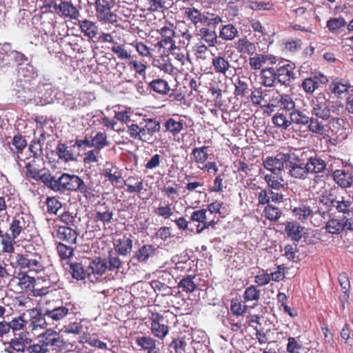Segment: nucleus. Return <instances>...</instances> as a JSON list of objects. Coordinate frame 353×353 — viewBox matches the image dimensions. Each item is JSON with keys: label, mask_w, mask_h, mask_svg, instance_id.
<instances>
[{"label": "nucleus", "mask_w": 353, "mask_h": 353, "mask_svg": "<svg viewBox=\"0 0 353 353\" xmlns=\"http://www.w3.org/2000/svg\"><path fill=\"white\" fill-rule=\"evenodd\" d=\"M31 223V215L28 213L21 212L17 213L12 218L9 225V230L14 236L19 238L21 235L28 232V228Z\"/></svg>", "instance_id": "6"}, {"label": "nucleus", "mask_w": 353, "mask_h": 353, "mask_svg": "<svg viewBox=\"0 0 353 353\" xmlns=\"http://www.w3.org/2000/svg\"><path fill=\"white\" fill-rule=\"evenodd\" d=\"M180 54H178V67L179 64L181 65L182 68L181 70L178 69V79L181 80V83L185 89L188 88V82L190 79H192V75L188 74V72L190 71L191 63L186 59H185L184 54H182L183 59L179 58Z\"/></svg>", "instance_id": "18"}, {"label": "nucleus", "mask_w": 353, "mask_h": 353, "mask_svg": "<svg viewBox=\"0 0 353 353\" xmlns=\"http://www.w3.org/2000/svg\"><path fill=\"white\" fill-rule=\"evenodd\" d=\"M185 14L190 19L195 25L200 23H203V13L200 12L195 8H187L185 12Z\"/></svg>", "instance_id": "58"}, {"label": "nucleus", "mask_w": 353, "mask_h": 353, "mask_svg": "<svg viewBox=\"0 0 353 353\" xmlns=\"http://www.w3.org/2000/svg\"><path fill=\"white\" fill-rule=\"evenodd\" d=\"M48 188L55 192H60L61 183L59 182V177L58 179L56 176L52 175V174L48 171L41 174L39 178Z\"/></svg>", "instance_id": "36"}, {"label": "nucleus", "mask_w": 353, "mask_h": 353, "mask_svg": "<svg viewBox=\"0 0 353 353\" xmlns=\"http://www.w3.org/2000/svg\"><path fill=\"white\" fill-rule=\"evenodd\" d=\"M82 181L83 179L78 175L63 173L59 177V182L61 183L60 192L69 191L77 192Z\"/></svg>", "instance_id": "11"}, {"label": "nucleus", "mask_w": 353, "mask_h": 353, "mask_svg": "<svg viewBox=\"0 0 353 353\" xmlns=\"http://www.w3.org/2000/svg\"><path fill=\"white\" fill-rule=\"evenodd\" d=\"M25 168L27 176L33 179L39 180V178L42 174H41L42 170L36 164V159L33 158L32 161L28 162L26 164Z\"/></svg>", "instance_id": "46"}, {"label": "nucleus", "mask_w": 353, "mask_h": 353, "mask_svg": "<svg viewBox=\"0 0 353 353\" xmlns=\"http://www.w3.org/2000/svg\"><path fill=\"white\" fill-rule=\"evenodd\" d=\"M294 66L287 63L275 69L276 81L283 85H289L290 81L295 78Z\"/></svg>", "instance_id": "15"}, {"label": "nucleus", "mask_w": 353, "mask_h": 353, "mask_svg": "<svg viewBox=\"0 0 353 353\" xmlns=\"http://www.w3.org/2000/svg\"><path fill=\"white\" fill-rule=\"evenodd\" d=\"M54 236L59 240L70 245L76 244L78 233L76 230L70 226L55 225Z\"/></svg>", "instance_id": "13"}, {"label": "nucleus", "mask_w": 353, "mask_h": 353, "mask_svg": "<svg viewBox=\"0 0 353 353\" xmlns=\"http://www.w3.org/2000/svg\"><path fill=\"white\" fill-rule=\"evenodd\" d=\"M262 84L265 87H272L276 81L275 69L274 68H268L263 69L261 72Z\"/></svg>", "instance_id": "40"}, {"label": "nucleus", "mask_w": 353, "mask_h": 353, "mask_svg": "<svg viewBox=\"0 0 353 353\" xmlns=\"http://www.w3.org/2000/svg\"><path fill=\"white\" fill-rule=\"evenodd\" d=\"M238 30L232 24L223 26L220 30L219 37L224 40H233L238 35Z\"/></svg>", "instance_id": "45"}, {"label": "nucleus", "mask_w": 353, "mask_h": 353, "mask_svg": "<svg viewBox=\"0 0 353 353\" xmlns=\"http://www.w3.org/2000/svg\"><path fill=\"white\" fill-rule=\"evenodd\" d=\"M28 150L32 154L34 159H38L43 156V145L38 139H34L30 142Z\"/></svg>", "instance_id": "52"}, {"label": "nucleus", "mask_w": 353, "mask_h": 353, "mask_svg": "<svg viewBox=\"0 0 353 353\" xmlns=\"http://www.w3.org/2000/svg\"><path fill=\"white\" fill-rule=\"evenodd\" d=\"M102 175L113 185L120 183L122 179V174L119 168L110 162H106Z\"/></svg>", "instance_id": "21"}, {"label": "nucleus", "mask_w": 353, "mask_h": 353, "mask_svg": "<svg viewBox=\"0 0 353 353\" xmlns=\"http://www.w3.org/2000/svg\"><path fill=\"white\" fill-rule=\"evenodd\" d=\"M266 61V56L263 54H256V56L250 58L249 63L252 69L259 70Z\"/></svg>", "instance_id": "64"}, {"label": "nucleus", "mask_w": 353, "mask_h": 353, "mask_svg": "<svg viewBox=\"0 0 353 353\" xmlns=\"http://www.w3.org/2000/svg\"><path fill=\"white\" fill-rule=\"evenodd\" d=\"M234 48L236 49L238 52L241 54L251 55L256 50L255 44L250 41L245 37L239 39L236 42H235Z\"/></svg>", "instance_id": "31"}, {"label": "nucleus", "mask_w": 353, "mask_h": 353, "mask_svg": "<svg viewBox=\"0 0 353 353\" xmlns=\"http://www.w3.org/2000/svg\"><path fill=\"white\" fill-rule=\"evenodd\" d=\"M279 176L273 174H266L265 180L268 185V187L272 190H279L283 187L281 182L283 181L281 178H278Z\"/></svg>", "instance_id": "53"}, {"label": "nucleus", "mask_w": 353, "mask_h": 353, "mask_svg": "<svg viewBox=\"0 0 353 353\" xmlns=\"http://www.w3.org/2000/svg\"><path fill=\"white\" fill-rule=\"evenodd\" d=\"M56 250L61 261L69 262L70 258L74 255V249L70 244L66 245L62 242L56 243Z\"/></svg>", "instance_id": "35"}, {"label": "nucleus", "mask_w": 353, "mask_h": 353, "mask_svg": "<svg viewBox=\"0 0 353 353\" xmlns=\"http://www.w3.org/2000/svg\"><path fill=\"white\" fill-rule=\"evenodd\" d=\"M78 26L84 36L88 37L89 39L96 38L99 34V26L94 21L89 19L79 20Z\"/></svg>", "instance_id": "19"}, {"label": "nucleus", "mask_w": 353, "mask_h": 353, "mask_svg": "<svg viewBox=\"0 0 353 353\" xmlns=\"http://www.w3.org/2000/svg\"><path fill=\"white\" fill-rule=\"evenodd\" d=\"M151 322L152 334L161 339H163L168 333V326L165 325V320L162 315L158 312H152L150 316Z\"/></svg>", "instance_id": "9"}, {"label": "nucleus", "mask_w": 353, "mask_h": 353, "mask_svg": "<svg viewBox=\"0 0 353 353\" xmlns=\"http://www.w3.org/2000/svg\"><path fill=\"white\" fill-rule=\"evenodd\" d=\"M114 0H96V17L101 23H110L117 26L118 15L112 11L114 6Z\"/></svg>", "instance_id": "5"}, {"label": "nucleus", "mask_w": 353, "mask_h": 353, "mask_svg": "<svg viewBox=\"0 0 353 353\" xmlns=\"http://www.w3.org/2000/svg\"><path fill=\"white\" fill-rule=\"evenodd\" d=\"M212 63L216 72L223 74L226 73L230 66L228 61L221 56L214 57Z\"/></svg>", "instance_id": "43"}, {"label": "nucleus", "mask_w": 353, "mask_h": 353, "mask_svg": "<svg viewBox=\"0 0 353 353\" xmlns=\"http://www.w3.org/2000/svg\"><path fill=\"white\" fill-rule=\"evenodd\" d=\"M45 269V266L42 260V256L37 252H30L27 265L23 272H34L40 273Z\"/></svg>", "instance_id": "20"}, {"label": "nucleus", "mask_w": 353, "mask_h": 353, "mask_svg": "<svg viewBox=\"0 0 353 353\" xmlns=\"http://www.w3.org/2000/svg\"><path fill=\"white\" fill-rule=\"evenodd\" d=\"M66 347V343L59 332L52 329H47L37 336V343L28 347V350L31 353H47L53 351L61 353Z\"/></svg>", "instance_id": "2"}, {"label": "nucleus", "mask_w": 353, "mask_h": 353, "mask_svg": "<svg viewBox=\"0 0 353 353\" xmlns=\"http://www.w3.org/2000/svg\"><path fill=\"white\" fill-rule=\"evenodd\" d=\"M272 123L276 127L282 130H287L291 125V121L283 113L277 112L272 119Z\"/></svg>", "instance_id": "48"}, {"label": "nucleus", "mask_w": 353, "mask_h": 353, "mask_svg": "<svg viewBox=\"0 0 353 353\" xmlns=\"http://www.w3.org/2000/svg\"><path fill=\"white\" fill-rule=\"evenodd\" d=\"M115 251L120 255L126 256L129 254L132 249V240L130 236L123 235L117 239L113 242Z\"/></svg>", "instance_id": "23"}, {"label": "nucleus", "mask_w": 353, "mask_h": 353, "mask_svg": "<svg viewBox=\"0 0 353 353\" xmlns=\"http://www.w3.org/2000/svg\"><path fill=\"white\" fill-rule=\"evenodd\" d=\"M307 125L310 132L318 134H323L324 133V125L317 119L310 117V123Z\"/></svg>", "instance_id": "62"}, {"label": "nucleus", "mask_w": 353, "mask_h": 353, "mask_svg": "<svg viewBox=\"0 0 353 353\" xmlns=\"http://www.w3.org/2000/svg\"><path fill=\"white\" fill-rule=\"evenodd\" d=\"M264 213L265 217L271 221H277L281 214L280 210L272 205H268L264 209Z\"/></svg>", "instance_id": "57"}, {"label": "nucleus", "mask_w": 353, "mask_h": 353, "mask_svg": "<svg viewBox=\"0 0 353 353\" xmlns=\"http://www.w3.org/2000/svg\"><path fill=\"white\" fill-rule=\"evenodd\" d=\"M294 153H279L276 157H268L263 161V166L271 171L274 175L281 174L285 167L292 176V168L295 165Z\"/></svg>", "instance_id": "4"}, {"label": "nucleus", "mask_w": 353, "mask_h": 353, "mask_svg": "<svg viewBox=\"0 0 353 353\" xmlns=\"http://www.w3.org/2000/svg\"><path fill=\"white\" fill-rule=\"evenodd\" d=\"M295 165L292 168V176L299 179H305L308 174H319L326 168V163L321 158L311 157L306 163L295 154Z\"/></svg>", "instance_id": "3"}, {"label": "nucleus", "mask_w": 353, "mask_h": 353, "mask_svg": "<svg viewBox=\"0 0 353 353\" xmlns=\"http://www.w3.org/2000/svg\"><path fill=\"white\" fill-rule=\"evenodd\" d=\"M325 230L327 232L332 234H339L343 230H344L343 220L340 221L336 219L329 220L325 225Z\"/></svg>", "instance_id": "47"}, {"label": "nucleus", "mask_w": 353, "mask_h": 353, "mask_svg": "<svg viewBox=\"0 0 353 353\" xmlns=\"http://www.w3.org/2000/svg\"><path fill=\"white\" fill-rule=\"evenodd\" d=\"M108 270V263L105 259L96 258L92 260L88 266V279L91 282L98 280Z\"/></svg>", "instance_id": "10"}, {"label": "nucleus", "mask_w": 353, "mask_h": 353, "mask_svg": "<svg viewBox=\"0 0 353 353\" xmlns=\"http://www.w3.org/2000/svg\"><path fill=\"white\" fill-rule=\"evenodd\" d=\"M70 266V271L73 279L76 280H83L85 278L88 279V268L85 269L81 263L78 262H67Z\"/></svg>", "instance_id": "32"}, {"label": "nucleus", "mask_w": 353, "mask_h": 353, "mask_svg": "<svg viewBox=\"0 0 353 353\" xmlns=\"http://www.w3.org/2000/svg\"><path fill=\"white\" fill-rule=\"evenodd\" d=\"M46 204L47 206V212L49 214H56L57 211L62 207V203L54 196L48 197Z\"/></svg>", "instance_id": "54"}, {"label": "nucleus", "mask_w": 353, "mask_h": 353, "mask_svg": "<svg viewBox=\"0 0 353 353\" xmlns=\"http://www.w3.org/2000/svg\"><path fill=\"white\" fill-rule=\"evenodd\" d=\"M15 272H13V276H12L8 285L12 286L15 285L17 289L20 291L30 290L34 286L36 279L33 276H30L27 272L20 271L17 274H14Z\"/></svg>", "instance_id": "7"}, {"label": "nucleus", "mask_w": 353, "mask_h": 353, "mask_svg": "<svg viewBox=\"0 0 353 353\" xmlns=\"http://www.w3.org/2000/svg\"><path fill=\"white\" fill-rule=\"evenodd\" d=\"M222 22V19L215 13L204 12L203 17V24L208 26L215 27L217 24Z\"/></svg>", "instance_id": "56"}, {"label": "nucleus", "mask_w": 353, "mask_h": 353, "mask_svg": "<svg viewBox=\"0 0 353 353\" xmlns=\"http://www.w3.org/2000/svg\"><path fill=\"white\" fill-rule=\"evenodd\" d=\"M114 213L111 208L105 202L99 203L94 209V221L101 222L103 225L111 223Z\"/></svg>", "instance_id": "14"}, {"label": "nucleus", "mask_w": 353, "mask_h": 353, "mask_svg": "<svg viewBox=\"0 0 353 353\" xmlns=\"http://www.w3.org/2000/svg\"><path fill=\"white\" fill-rule=\"evenodd\" d=\"M208 147H202L200 148H195L193 150L192 154L194 159L197 163H203L208 157L207 152Z\"/></svg>", "instance_id": "63"}, {"label": "nucleus", "mask_w": 353, "mask_h": 353, "mask_svg": "<svg viewBox=\"0 0 353 353\" xmlns=\"http://www.w3.org/2000/svg\"><path fill=\"white\" fill-rule=\"evenodd\" d=\"M161 34L162 39L154 45L155 48H159L161 55L153 59L152 65L166 73L172 74L174 67L169 56L173 55L176 59L174 56L176 48L174 39L175 32L173 30L164 27L161 29Z\"/></svg>", "instance_id": "1"}, {"label": "nucleus", "mask_w": 353, "mask_h": 353, "mask_svg": "<svg viewBox=\"0 0 353 353\" xmlns=\"http://www.w3.org/2000/svg\"><path fill=\"white\" fill-rule=\"evenodd\" d=\"M48 325H50V321L46 315V309L43 312L41 309L33 308L30 311V327L32 330H37L38 328L44 329Z\"/></svg>", "instance_id": "12"}, {"label": "nucleus", "mask_w": 353, "mask_h": 353, "mask_svg": "<svg viewBox=\"0 0 353 353\" xmlns=\"http://www.w3.org/2000/svg\"><path fill=\"white\" fill-rule=\"evenodd\" d=\"M312 114L316 117L323 120H327L330 117V109L329 105L324 99L320 101L319 99L313 100L312 102Z\"/></svg>", "instance_id": "22"}, {"label": "nucleus", "mask_w": 353, "mask_h": 353, "mask_svg": "<svg viewBox=\"0 0 353 353\" xmlns=\"http://www.w3.org/2000/svg\"><path fill=\"white\" fill-rule=\"evenodd\" d=\"M345 25L346 21L343 17L330 19L327 21V27L332 32L345 27Z\"/></svg>", "instance_id": "59"}, {"label": "nucleus", "mask_w": 353, "mask_h": 353, "mask_svg": "<svg viewBox=\"0 0 353 353\" xmlns=\"http://www.w3.org/2000/svg\"><path fill=\"white\" fill-rule=\"evenodd\" d=\"M135 343L145 350H148L156 346V341L150 336H138L135 339Z\"/></svg>", "instance_id": "51"}, {"label": "nucleus", "mask_w": 353, "mask_h": 353, "mask_svg": "<svg viewBox=\"0 0 353 353\" xmlns=\"http://www.w3.org/2000/svg\"><path fill=\"white\" fill-rule=\"evenodd\" d=\"M198 34L201 39L205 41L209 46H214L217 43V35L214 30L208 28H202L199 30Z\"/></svg>", "instance_id": "42"}, {"label": "nucleus", "mask_w": 353, "mask_h": 353, "mask_svg": "<svg viewBox=\"0 0 353 353\" xmlns=\"http://www.w3.org/2000/svg\"><path fill=\"white\" fill-rule=\"evenodd\" d=\"M59 15L63 18L70 19H77L80 15L79 10L74 6L71 1L61 0L58 5V10L57 12Z\"/></svg>", "instance_id": "16"}, {"label": "nucleus", "mask_w": 353, "mask_h": 353, "mask_svg": "<svg viewBox=\"0 0 353 353\" xmlns=\"http://www.w3.org/2000/svg\"><path fill=\"white\" fill-rule=\"evenodd\" d=\"M206 210L202 209L193 212L191 215V219L192 221L203 223V226L201 228H199V226L197 227V233L201 232L204 229L208 228L209 226L212 225L214 224V222L212 221H206Z\"/></svg>", "instance_id": "34"}, {"label": "nucleus", "mask_w": 353, "mask_h": 353, "mask_svg": "<svg viewBox=\"0 0 353 353\" xmlns=\"http://www.w3.org/2000/svg\"><path fill=\"white\" fill-rule=\"evenodd\" d=\"M107 263L108 270L111 272L118 271L122 265V262L119 256L112 253V252H109Z\"/></svg>", "instance_id": "55"}, {"label": "nucleus", "mask_w": 353, "mask_h": 353, "mask_svg": "<svg viewBox=\"0 0 353 353\" xmlns=\"http://www.w3.org/2000/svg\"><path fill=\"white\" fill-rule=\"evenodd\" d=\"M73 310H75V307L74 305H71L70 303L66 304L65 305H56L53 307L46 308V315L50 325H52L55 322H59L63 320L70 311L72 313H75Z\"/></svg>", "instance_id": "8"}, {"label": "nucleus", "mask_w": 353, "mask_h": 353, "mask_svg": "<svg viewBox=\"0 0 353 353\" xmlns=\"http://www.w3.org/2000/svg\"><path fill=\"white\" fill-rule=\"evenodd\" d=\"M156 250L157 248L153 245H143L135 252L133 258L139 262L146 263L150 257L154 256Z\"/></svg>", "instance_id": "27"}, {"label": "nucleus", "mask_w": 353, "mask_h": 353, "mask_svg": "<svg viewBox=\"0 0 353 353\" xmlns=\"http://www.w3.org/2000/svg\"><path fill=\"white\" fill-rule=\"evenodd\" d=\"M149 85L152 90L159 94H166L170 90L168 83L161 79L153 80L150 83Z\"/></svg>", "instance_id": "49"}, {"label": "nucleus", "mask_w": 353, "mask_h": 353, "mask_svg": "<svg viewBox=\"0 0 353 353\" xmlns=\"http://www.w3.org/2000/svg\"><path fill=\"white\" fill-rule=\"evenodd\" d=\"M26 349L25 341L21 337L12 339L6 348V352L13 353V351L23 352Z\"/></svg>", "instance_id": "44"}, {"label": "nucleus", "mask_w": 353, "mask_h": 353, "mask_svg": "<svg viewBox=\"0 0 353 353\" xmlns=\"http://www.w3.org/2000/svg\"><path fill=\"white\" fill-rule=\"evenodd\" d=\"M1 237V245L2 253H13L14 251V245L17 237L10 232L2 233Z\"/></svg>", "instance_id": "28"}, {"label": "nucleus", "mask_w": 353, "mask_h": 353, "mask_svg": "<svg viewBox=\"0 0 353 353\" xmlns=\"http://www.w3.org/2000/svg\"><path fill=\"white\" fill-rule=\"evenodd\" d=\"M336 194V190L331 189L329 191H325L320 198V203L327 207L328 211L335 208V204L337 203Z\"/></svg>", "instance_id": "37"}, {"label": "nucleus", "mask_w": 353, "mask_h": 353, "mask_svg": "<svg viewBox=\"0 0 353 353\" xmlns=\"http://www.w3.org/2000/svg\"><path fill=\"white\" fill-rule=\"evenodd\" d=\"M10 152L15 161L17 162L23 161L21 159L19 155L22 154L23 150L27 146V141L25 137L20 134L14 135L10 142Z\"/></svg>", "instance_id": "17"}, {"label": "nucleus", "mask_w": 353, "mask_h": 353, "mask_svg": "<svg viewBox=\"0 0 353 353\" xmlns=\"http://www.w3.org/2000/svg\"><path fill=\"white\" fill-rule=\"evenodd\" d=\"M299 336L297 338L289 337L286 347L287 352L289 353H299L302 348L301 342L299 341Z\"/></svg>", "instance_id": "60"}, {"label": "nucleus", "mask_w": 353, "mask_h": 353, "mask_svg": "<svg viewBox=\"0 0 353 353\" xmlns=\"http://www.w3.org/2000/svg\"><path fill=\"white\" fill-rule=\"evenodd\" d=\"M317 212L319 211L317 210ZM314 212H316V211H314V206L312 207L307 204H301L293 210L295 217L302 222L312 218L314 216Z\"/></svg>", "instance_id": "29"}, {"label": "nucleus", "mask_w": 353, "mask_h": 353, "mask_svg": "<svg viewBox=\"0 0 353 353\" xmlns=\"http://www.w3.org/2000/svg\"><path fill=\"white\" fill-rule=\"evenodd\" d=\"M26 323L27 321L24 320L22 316H19L18 317L12 319L11 321L8 322V324L10 327V330H12L14 332L23 330Z\"/></svg>", "instance_id": "61"}, {"label": "nucleus", "mask_w": 353, "mask_h": 353, "mask_svg": "<svg viewBox=\"0 0 353 353\" xmlns=\"http://www.w3.org/2000/svg\"><path fill=\"white\" fill-rule=\"evenodd\" d=\"M333 179L343 188L353 187V175L351 173L337 170L333 172Z\"/></svg>", "instance_id": "26"}, {"label": "nucleus", "mask_w": 353, "mask_h": 353, "mask_svg": "<svg viewBox=\"0 0 353 353\" xmlns=\"http://www.w3.org/2000/svg\"><path fill=\"white\" fill-rule=\"evenodd\" d=\"M303 228L296 222H290L285 227L287 235L295 241H299L301 239V232Z\"/></svg>", "instance_id": "41"}, {"label": "nucleus", "mask_w": 353, "mask_h": 353, "mask_svg": "<svg viewBox=\"0 0 353 353\" xmlns=\"http://www.w3.org/2000/svg\"><path fill=\"white\" fill-rule=\"evenodd\" d=\"M290 120L292 123L299 125H306L310 123V117L303 112L296 110L290 113Z\"/></svg>", "instance_id": "39"}, {"label": "nucleus", "mask_w": 353, "mask_h": 353, "mask_svg": "<svg viewBox=\"0 0 353 353\" xmlns=\"http://www.w3.org/2000/svg\"><path fill=\"white\" fill-rule=\"evenodd\" d=\"M77 192H79L89 203L94 202L99 196V192L96 190L92 183H86L83 180L80 184Z\"/></svg>", "instance_id": "25"}, {"label": "nucleus", "mask_w": 353, "mask_h": 353, "mask_svg": "<svg viewBox=\"0 0 353 353\" xmlns=\"http://www.w3.org/2000/svg\"><path fill=\"white\" fill-rule=\"evenodd\" d=\"M30 254V252L28 251H25L23 253H16L14 255V266L19 268L21 271H24Z\"/></svg>", "instance_id": "50"}, {"label": "nucleus", "mask_w": 353, "mask_h": 353, "mask_svg": "<svg viewBox=\"0 0 353 353\" xmlns=\"http://www.w3.org/2000/svg\"><path fill=\"white\" fill-rule=\"evenodd\" d=\"M56 152L59 158L68 163L76 159L75 155L71 148L66 145L63 143H59L56 148Z\"/></svg>", "instance_id": "33"}, {"label": "nucleus", "mask_w": 353, "mask_h": 353, "mask_svg": "<svg viewBox=\"0 0 353 353\" xmlns=\"http://www.w3.org/2000/svg\"><path fill=\"white\" fill-rule=\"evenodd\" d=\"M141 127L142 141H145L147 139H149L154 133L159 130L160 124L156 120L148 119L145 120L143 123H141Z\"/></svg>", "instance_id": "24"}, {"label": "nucleus", "mask_w": 353, "mask_h": 353, "mask_svg": "<svg viewBox=\"0 0 353 353\" xmlns=\"http://www.w3.org/2000/svg\"><path fill=\"white\" fill-rule=\"evenodd\" d=\"M127 187L126 192L129 194L140 193L143 189V180L137 176H130L124 181Z\"/></svg>", "instance_id": "30"}, {"label": "nucleus", "mask_w": 353, "mask_h": 353, "mask_svg": "<svg viewBox=\"0 0 353 353\" xmlns=\"http://www.w3.org/2000/svg\"><path fill=\"white\" fill-rule=\"evenodd\" d=\"M92 139V145L96 150L100 151L104 148L110 145L108 140V136L105 132H97L94 136L90 137Z\"/></svg>", "instance_id": "38"}]
</instances>
